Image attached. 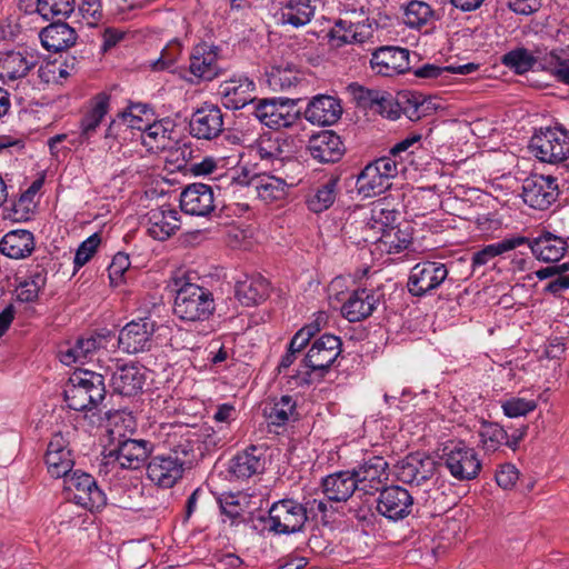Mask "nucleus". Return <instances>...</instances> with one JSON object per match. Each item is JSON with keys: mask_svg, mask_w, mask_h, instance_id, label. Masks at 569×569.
Listing matches in <instances>:
<instances>
[{"mask_svg": "<svg viewBox=\"0 0 569 569\" xmlns=\"http://www.w3.org/2000/svg\"><path fill=\"white\" fill-rule=\"evenodd\" d=\"M64 482L77 505L90 511L100 510L107 505L104 492L97 486L91 475L76 470L64 477Z\"/></svg>", "mask_w": 569, "mask_h": 569, "instance_id": "11", "label": "nucleus"}, {"mask_svg": "<svg viewBox=\"0 0 569 569\" xmlns=\"http://www.w3.org/2000/svg\"><path fill=\"white\" fill-rule=\"evenodd\" d=\"M325 496L335 502L347 501L358 490L351 470L328 475L321 482Z\"/></svg>", "mask_w": 569, "mask_h": 569, "instance_id": "37", "label": "nucleus"}, {"mask_svg": "<svg viewBox=\"0 0 569 569\" xmlns=\"http://www.w3.org/2000/svg\"><path fill=\"white\" fill-rule=\"evenodd\" d=\"M298 99H260L254 106V117L266 127L278 130L292 127L300 119L296 110Z\"/></svg>", "mask_w": 569, "mask_h": 569, "instance_id": "9", "label": "nucleus"}, {"mask_svg": "<svg viewBox=\"0 0 569 569\" xmlns=\"http://www.w3.org/2000/svg\"><path fill=\"white\" fill-rule=\"evenodd\" d=\"M236 298L247 307L259 305L269 295V282L260 274L244 276L236 283Z\"/></svg>", "mask_w": 569, "mask_h": 569, "instance_id": "38", "label": "nucleus"}, {"mask_svg": "<svg viewBox=\"0 0 569 569\" xmlns=\"http://www.w3.org/2000/svg\"><path fill=\"white\" fill-rule=\"evenodd\" d=\"M100 242L101 238L98 233L91 234L89 238L81 242L76 251L73 259L76 271L82 268L93 257Z\"/></svg>", "mask_w": 569, "mask_h": 569, "instance_id": "55", "label": "nucleus"}, {"mask_svg": "<svg viewBox=\"0 0 569 569\" xmlns=\"http://www.w3.org/2000/svg\"><path fill=\"white\" fill-rule=\"evenodd\" d=\"M219 51L217 46L206 42L193 47L190 54L189 71L198 81H211L220 77L224 69L219 64Z\"/></svg>", "mask_w": 569, "mask_h": 569, "instance_id": "18", "label": "nucleus"}, {"mask_svg": "<svg viewBox=\"0 0 569 569\" xmlns=\"http://www.w3.org/2000/svg\"><path fill=\"white\" fill-rule=\"evenodd\" d=\"M180 228L179 213L169 206L151 209L147 213V232L159 241L169 239Z\"/></svg>", "mask_w": 569, "mask_h": 569, "instance_id": "29", "label": "nucleus"}, {"mask_svg": "<svg viewBox=\"0 0 569 569\" xmlns=\"http://www.w3.org/2000/svg\"><path fill=\"white\" fill-rule=\"evenodd\" d=\"M268 513L269 531L276 535L300 532L308 520L307 508L290 498L273 502Z\"/></svg>", "mask_w": 569, "mask_h": 569, "instance_id": "8", "label": "nucleus"}, {"mask_svg": "<svg viewBox=\"0 0 569 569\" xmlns=\"http://www.w3.org/2000/svg\"><path fill=\"white\" fill-rule=\"evenodd\" d=\"M413 508V497L403 487L393 485L379 491L376 499L377 512L391 521L407 518Z\"/></svg>", "mask_w": 569, "mask_h": 569, "instance_id": "13", "label": "nucleus"}, {"mask_svg": "<svg viewBox=\"0 0 569 569\" xmlns=\"http://www.w3.org/2000/svg\"><path fill=\"white\" fill-rule=\"evenodd\" d=\"M307 149L321 163H333L345 153L341 138L332 130H323L310 137Z\"/></svg>", "mask_w": 569, "mask_h": 569, "instance_id": "25", "label": "nucleus"}, {"mask_svg": "<svg viewBox=\"0 0 569 569\" xmlns=\"http://www.w3.org/2000/svg\"><path fill=\"white\" fill-rule=\"evenodd\" d=\"M67 407L76 411H92L106 398L104 378L88 369L74 371L63 390Z\"/></svg>", "mask_w": 569, "mask_h": 569, "instance_id": "3", "label": "nucleus"}, {"mask_svg": "<svg viewBox=\"0 0 569 569\" xmlns=\"http://www.w3.org/2000/svg\"><path fill=\"white\" fill-rule=\"evenodd\" d=\"M397 103L390 92L380 90L373 112H377L389 119H397L399 117Z\"/></svg>", "mask_w": 569, "mask_h": 569, "instance_id": "59", "label": "nucleus"}, {"mask_svg": "<svg viewBox=\"0 0 569 569\" xmlns=\"http://www.w3.org/2000/svg\"><path fill=\"white\" fill-rule=\"evenodd\" d=\"M108 338L109 336L103 335L79 337L73 343L59 350L60 360L67 366L91 361L101 349L107 348Z\"/></svg>", "mask_w": 569, "mask_h": 569, "instance_id": "24", "label": "nucleus"}, {"mask_svg": "<svg viewBox=\"0 0 569 569\" xmlns=\"http://www.w3.org/2000/svg\"><path fill=\"white\" fill-rule=\"evenodd\" d=\"M519 479V471L512 463H503L496 472V481L503 489L512 488Z\"/></svg>", "mask_w": 569, "mask_h": 569, "instance_id": "60", "label": "nucleus"}, {"mask_svg": "<svg viewBox=\"0 0 569 569\" xmlns=\"http://www.w3.org/2000/svg\"><path fill=\"white\" fill-rule=\"evenodd\" d=\"M256 83L244 73H236L222 81L218 92L223 106L231 110H239L254 102Z\"/></svg>", "mask_w": 569, "mask_h": 569, "instance_id": "20", "label": "nucleus"}, {"mask_svg": "<svg viewBox=\"0 0 569 569\" xmlns=\"http://www.w3.org/2000/svg\"><path fill=\"white\" fill-rule=\"evenodd\" d=\"M408 229H410L408 227ZM378 241L388 247L390 252H400L407 249L412 241L409 230H402L399 226L382 229L381 236Z\"/></svg>", "mask_w": 569, "mask_h": 569, "instance_id": "52", "label": "nucleus"}, {"mask_svg": "<svg viewBox=\"0 0 569 569\" xmlns=\"http://www.w3.org/2000/svg\"><path fill=\"white\" fill-rule=\"evenodd\" d=\"M180 208L189 216L209 217L216 209L213 190L206 183H190L180 193Z\"/></svg>", "mask_w": 569, "mask_h": 569, "instance_id": "23", "label": "nucleus"}, {"mask_svg": "<svg viewBox=\"0 0 569 569\" xmlns=\"http://www.w3.org/2000/svg\"><path fill=\"white\" fill-rule=\"evenodd\" d=\"M111 96L108 92H99L89 104L88 111L82 116L79 124V137L82 143H90L110 108Z\"/></svg>", "mask_w": 569, "mask_h": 569, "instance_id": "28", "label": "nucleus"}, {"mask_svg": "<svg viewBox=\"0 0 569 569\" xmlns=\"http://www.w3.org/2000/svg\"><path fill=\"white\" fill-rule=\"evenodd\" d=\"M436 470V462L430 457L419 453L409 455L396 466L397 479L403 483L420 486L431 479Z\"/></svg>", "mask_w": 569, "mask_h": 569, "instance_id": "26", "label": "nucleus"}, {"mask_svg": "<svg viewBox=\"0 0 569 569\" xmlns=\"http://www.w3.org/2000/svg\"><path fill=\"white\" fill-rule=\"evenodd\" d=\"M224 129L223 113L217 104L204 102L190 118L189 132L193 138L213 140Z\"/></svg>", "mask_w": 569, "mask_h": 569, "instance_id": "16", "label": "nucleus"}, {"mask_svg": "<svg viewBox=\"0 0 569 569\" xmlns=\"http://www.w3.org/2000/svg\"><path fill=\"white\" fill-rule=\"evenodd\" d=\"M79 10L84 19L91 20L89 23H94L102 18L100 0H81Z\"/></svg>", "mask_w": 569, "mask_h": 569, "instance_id": "62", "label": "nucleus"}, {"mask_svg": "<svg viewBox=\"0 0 569 569\" xmlns=\"http://www.w3.org/2000/svg\"><path fill=\"white\" fill-rule=\"evenodd\" d=\"M448 278V268L439 261L416 263L409 273L408 290L415 297H423L436 291Z\"/></svg>", "mask_w": 569, "mask_h": 569, "instance_id": "10", "label": "nucleus"}, {"mask_svg": "<svg viewBox=\"0 0 569 569\" xmlns=\"http://www.w3.org/2000/svg\"><path fill=\"white\" fill-rule=\"evenodd\" d=\"M508 8L517 14H532L541 7V0H508Z\"/></svg>", "mask_w": 569, "mask_h": 569, "instance_id": "63", "label": "nucleus"}, {"mask_svg": "<svg viewBox=\"0 0 569 569\" xmlns=\"http://www.w3.org/2000/svg\"><path fill=\"white\" fill-rule=\"evenodd\" d=\"M266 465L267 447L250 445L229 460L228 473L232 479L247 480L263 473Z\"/></svg>", "mask_w": 569, "mask_h": 569, "instance_id": "15", "label": "nucleus"}, {"mask_svg": "<svg viewBox=\"0 0 569 569\" xmlns=\"http://www.w3.org/2000/svg\"><path fill=\"white\" fill-rule=\"evenodd\" d=\"M129 267L130 259L127 253L118 252L114 254L111 263L108 267L110 281L116 284L121 282L126 271L129 270Z\"/></svg>", "mask_w": 569, "mask_h": 569, "instance_id": "58", "label": "nucleus"}, {"mask_svg": "<svg viewBox=\"0 0 569 569\" xmlns=\"http://www.w3.org/2000/svg\"><path fill=\"white\" fill-rule=\"evenodd\" d=\"M47 274L48 271L43 264L37 263L34 266H31L27 274L24 277H21L26 281L29 282V284H33L40 290H42L47 283Z\"/></svg>", "mask_w": 569, "mask_h": 569, "instance_id": "64", "label": "nucleus"}, {"mask_svg": "<svg viewBox=\"0 0 569 569\" xmlns=\"http://www.w3.org/2000/svg\"><path fill=\"white\" fill-rule=\"evenodd\" d=\"M341 114L342 107L340 100L328 94L315 96L303 111L305 119L318 126L335 124Z\"/></svg>", "mask_w": 569, "mask_h": 569, "instance_id": "27", "label": "nucleus"}, {"mask_svg": "<svg viewBox=\"0 0 569 569\" xmlns=\"http://www.w3.org/2000/svg\"><path fill=\"white\" fill-rule=\"evenodd\" d=\"M388 467L386 459L380 456L363 459L351 470L357 489L366 495L379 492L389 480Z\"/></svg>", "mask_w": 569, "mask_h": 569, "instance_id": "12", "label": "nucleus"}, {"mask_svg": "<svg viewBox=\"0 0 569 569\" xmlns=\"http://www.w3.org/2000/svg\"><path fill=\"white\" fill-rule=\"evenodd\" d=\"M263 412L269 422L278 427L299 419L297 401L288 395L281 396L267 405Z\"/></svg>", "mask_w": 569, "mask_h": 569, "instance_id": "42", "label": "nucleus"}, {"mask_svg": "<svg viewBox=\"0 0 569 569\" xmlns=\"http://www.w3.org/2000/svg\"><path fill=\"white\" fill-rule=\"evenodd\" d=\"M391 187L382 174L369 163L357 178L358 192L365 197H376L383 193Z\"/></svg>", "mask_w": 569, "mask_h": 569, "instance_id": "43", "label": "nucleus"}, {"mask_svg": "<svg viewBox=\"0 0 569 569\" xmlns=\"http://www.w3.org/2000/svg\"><path fill=\"white\" fill-rule=\"evenodd\" d=\"M529 149L542 162H563L569 158V130L562 126L540 128L531 137Z\"/></svg>", "mask_w": 569, "mask_h": 569, "instance_id": "6", "label": "nucleus"}, {"mask_svg": "<svg viewBox=\"0 0 569 569\" xmlns=\"http://www.w3.org/2000/svg\"><path fill=\"white\" fill-rule=\"evenodd\" d=\"M156 323L150 318H140L127 323L119 332L118 346L127 353L150 350Z\"/></svg>", "mask_w": 569, "mask_h": 569, "instance_id": "17", "label": "nucleus"}, {"mask_svg": "<svg viewBox=\"0 0 569 569\" xmlns=\"http://www.w3.org/2000/svg\"><path fill=\"white\" fill-rule=\"evenodd\" d=\"M371 164L389 182L392 178L397 177L399 172L406 171L405 163L390 153L388 156H385V157H381V158L375 160L373 162H371Z\"/></svg>", "mask_w": 569, "mask_h": 569, "instance_id": "56", "label": "nucleus"}, {"mask_svg": "<svg viewBox=\"0 0 569 569\" xmlns=\"http://www.w3.org/2000/svg\"><path fill=\"white\" fill-rule=\"evenodd\" d=\"M317 7L318 0H284L280 7L281 23L295 28L303 27L311 22Z\"/></svg>", "mask_w": 569, "mask_h": 569, "instance_id": "35", "label": "nucleus"}, {"mask_svg": "<svg viewBox=\"0 0 569 569\" xmlns=\"http://www.w3.org/2000/svg\"><path fill=\"white\" fill-rule=\"evenodd\" d=\"M252 150L261 160L273 159L280 152L277 141H273L270 138L258 140L257 143L252 147Z\"/></svg>", "mask_w": 569, "mask_h": 569, "instance_id": "61", "label": "nucleus"}, {"mask_svg": "<svg viewBox=\"0 0 569 569\" xmlns=\"http://www.w3.org/2000/svg\"><path fill=\"white\" fill-rule=\"evenodd\" d=\"M342 342L338 336L325 333L317 338L303 358L305 371L291 376L296 386L305 387L315 382V377L321 380L333 366L342 351Z\"/></svg>", "mask_w": 569, "mask_h": 569, "instance_id": "2", "label": "nucleus"}, {"mask_svg": "<svg viewBox=\"0 0 569 569\" xmlns=\"http://www.w3.org/2000/svg\"><path fill=\"white\" fill-rule=\"evenodd\" d=\"M562 50H551L541 57V67L559 82L569 84V59L561 57Z\"/></svg>", "mask_w": 569, "mask_h": 569, "instance_id": "51", "label": "nucleus"}, {"mask_svg": "<svg viewBox=\"0 0 569 569\" xmlns=\"http://www.w3.org/2000/svg\"><path fill=\"white\" fill-rule=\"evenodd\" d=\"M44 461L52 478H64L73 468L74 460L68 439L61 433H54L47 447Z\"/></svg>", "mask_w": 569, "mask_h": 569, "instance_id": "22", "label": "nucleus"}, {"mask_svg": "<svg viewBox=\"0 0 569 569\" xmlns=\"http://www.w3.org/2000/svg\"><path fill=\"white\" fill-rule=\"evenodd\" d=\"M253 188L258 197L266 202L278 201L287 196V183L274 176H256L253 178Z\"/></svg>", "mask_w": 569, "mask_h": 569, "instance_id": "48", "label": "nucleus"}, {"mask_svg": "<svg viewBox=\"0 0 569 569\" xmlns=\"http://www.w3.org/2000/svg\"><path fill=\"white\" fill-rule=\"evenodd\" d=\"M40 40L48 51L59 52L76 43L77 33L68 23L57 20L41 30Z\"/></svg>", "mask_w": 569, "mask_h": 569, "instance_id": "36", "label": "nucleus"}, {"mask_svg": "<svg viewBox=\"0 0 569 569\" xmlns=\"http://www.w3.org/2000/svg\"><path fill=\"white\" fill-rule=\"evenodd\" d=\"M180 53L179 42L169 43L162 49L160 57L151 63L152 69L156 71L169 69L177 61Z\"/></svg>", "mask_w": 569, "mask_h": 569, "instance_id": "57", "label": "nucleus"}, {"mask_svg": "<svg viewBox=\"0 0 569 569\" xmlns=\"http://www.w3.org/2000/svg\"><path fill=\"white\" fill-rule=\"evenodd\" d=\"M528 241L527 237L516 236L506 238L499 242L488 244L472 256V266L480 267L507 251H511Z\"/></svg>", "mask_w": 569, "mask_h": 569, "instance_id": "46", "label": "nucleus"}, {"mask_svg": "<svg viewBox=\"0 0 569 569\" xmlns=\"http://www.w3.org/2000/svg\"><path fill=\"white\" fill-rule=\"evenodd\" d=\"M372 34L368 19L352 21L338 19L330 29L328 37L337 47L350 43H363Z\"/></svg>", "mask_w": 569, "mask_h": 569, "instance_id": "30", "label": "nucleus"}, {"mask_svg": "<svg viewBox=\"0 0 569 569\" xmlns=\"http://www.w3.org/2000/svg\"><path fill=\"white\" fill-rule=\"evenodd\" d=\"M153 449L150 441L124 439L113 449L103 453L99 472L108 475L117 469L136 470L142 467Z\"/></svg>", "mask_w": 569, "mask_h": 569, "instance_id": "5", "label": "nucleus"}, {"mask_svg": "<svg viewBox=\"0 0 569 569\" xmlns=\"http://www.w3.org/2000/svg\"><path fill=\"white\" fill-rule=\"evenodd\" d=\"M302 80V73L291 64L274 66L267 72L268 84L273 91H288Z\"/></svg>", "mask_w": 569, "mask_h": 569, "instance_id": "44", "label": "nucleus"}, {"mask_svg": "<svg viewBox=\"0 0 569 569\" xmlns=\"http://www.w3.org/2000/svg\"><path fill=\"white\" fill-rule=\"evenodd\" d=\"M541 57L532 54L525 47H517L500 57V63L516 74H525L532 70Z\"/></svg>", "mask_w": 569, "mask_h": 569, "instance_id": "47", "label": "nucleus"}, {"mask_svg": "<svg viewBox=\"0 0 569 569\" xmlns=\"http://www.w3.org/2000/svg\"><path fill=\"white\" fill-rule=\"evenodd\" d=\"M34 249L33 234L28 230H12L0 241V252L11 259H22Z\"/></svg>", "mask_w": 569, "mask_h": 569, "instance_id": "41", "label": "nucleus"}, {"mask_svg": "<svg viewBox=\"0 0 569 569\" xmlns=\"http://www.w3.org/2000/svg\"><path fill=\"white\" fill-rule=\"evenodd\" d=\"M538 403L535 399L512 397L502 402L503 413L509 418H517L532 412Z\"/></svg>", "mask_w": 569, "mask_h": 569, "instance_id": "54", "label": "nucleus"}, {"mask_svg": "<svg viewBox=\"0 0 569 569\" xmlns=\"http://www.w3.org/2000/svg\"><path fill=\"white\" fill-rule=\"evenodd\" d=\"M523 244H527L532 254L543 262H557L567 251V242L561 238L550 232H545L538 238L530 239Z\"/></svg>", "mask_w": 569, "mask_h": 569, "instance_id": "33", "label": "nucleus"}, {"mask_svg": "<svg viewBox=\"0 0 569 569\" xmlns=\"http://www.w3.org/2000/svg\"><path fill=\"white\" fill-rule=\"evenodd\" d=\"M340 177L331 174L322 180L308 196V209L315 213L328 210L336 201L339 193Z\"/></svg>", "mask_w": 569, "mask_h": 569, "instance_id": "39", "label": "nucleus"}, {"mask_svg": "<svg viewBox=\"0 0 569 569\" xmlns=\"http://www.w3.org/2000/svg\"><path fill=\"white\" fill-rule=\"evenodd\" d=\"M217 501L223 516L230 519L232 525L246 521V515L251 513V497L242 491L223 492Z\"/></svg>", "mask_w": 569, "mask_h": 569, "instance_id": "40", "label": "nucleus"}, {"mask_svg": "<svg viewBox=\"0 0 569 569\" xmlns=\"http://www.w3.org/2000/svg\"><path fill=\"white\" fill-rule=\"evenodd\" d=\"M382 298L383 293L379 289L353 290L341 306V315L349 322L362 321L372 316Z\"/></svg>", "mask_w": 569, "mask_h": 569, "instance_id": "19", "label": "nucleus"}, {"mask_svg": "<svg viewBox=\"0 0 569 569\" xmlns=\"http://www.w3.org/2000/svg\"><path fill=\"white\" fill-rule=\"evenodd\" d=\"M435 11L425 1L411 0L403 12V22L411 29H421L433 22Z\"/></svg>", "mask_w": 569, "mask_h": 569, "instance_id": "49", "label": "nucleus"}, {"mask_svg": "<svg viewBox=\"0 0 569 569\" xmlns=\"http://www.w3.org/2000/svg\"><path fill=\"white\" fill-rule=\"evenodd\" d=\"M153 114L152 109L149 104L146 103H130V106L118 112L117 119L122 120L130 128L142 129V118L141 116L148 117V114Z\"/></svg>", "mask_w": 569, "mask_h": 569, "instance_id": "53", "label": "nucleus"}, {"mask_svg": "<svg viewBox=\"0 0 569 569\" xmlns=\"http://www.w3.org/2000/svg\"><path fill=\"white\" fill-rule=\"evenodd\" d=\"M441 460L445 467L458 481H469L478 477L481 461L475 448L463 441H451L442 450Z\"/></svg>", "mask_w": 569, "mask_h": 569, "instance_id": "7", "label": "nucleus"}, {"mask_svg": "<svg viewBox=\"0 0 569 569\" xmlns=\"http://www.w3.org/2000/svg\"><path fill=\"white\" fill-rule=\"evenodd\" d=\"M214 310L213 295L204 287L186 282L176 292L173 312L183 321H206Z\"/></svg>", "mask_w": 569, "mask_h": 569, "instance_id": "4", "label": "nucleus"}, {"mask_svg": "<svg viewBox=\"0 0 569 569\" xmlns=\"http://www.w3.org/2000/svg\"><path fill=\"white\" fill-rule=\"evenodd\" d=\"M74 0H37V11L46 20H63L74 10Z\"/></svg>", "mask_w": 569, "mask_h": 569, "instance_id": "50", "label": "nucleus"}, {"mask_svg": "<svg viewBox=\"0 0 569 569\" xmlns=\"http://www.w3.org/2000/svg\"><path fill=\"white\" fill-rule=\"evenodd\" d=\"M176 129V122L167 117L152 123H147L141 130L142 143L151 151H162L172 147L174 141L172 134Z\"/></svg>", "mask_w": 569, "mask_h": 569, "instance_id": "32", "label": "nucleus"}, {"mask_svg": "<svg viewBox=\"0 0 569 569\" xmlns=\"http://www.w3.org/2000/svg\"><path fill=\"white\" fill-rule=\"evenodd\" d=\"M208 431L207 428L198 432L179 427L169 432L164 441L168 452L152 457L147 465L149 480L160 488H172L182 478L186 467L193 462L202 440L206 446L218 443L216 435Z\"/></svg>", "mask_w": 569, "mask_h": 569, "instance_id": "1", "label": "nucleus"}, {"mask_svg": "<svg viewBox=\"0 0 569 569\" xmlns=\"http://www.w3.org/2000/svg\"><path fill=\"white\" fill-rule=\"evenodd\" d=\"M34 56L27 51L0 52V77L6 80H17L26 77L36 66Z\"/></svg>", "mask_w": 569, "mask_h": 569, "instance_id": "34", "label": "nucleus"}, {"mask_svg": "<svg viewBox=\"0 0 569 569\" xmlns=\"http://www.w3.org/2000/svg\"><path fill=\"white\" fill-rule=\"evenodd\" d=\"M558 196L557 179L552 176L533 173L523 180V201L533 209H548L557 200Z\"/></svg>", "mask_w": 569, "mask_h": 569, "instance_id": "14", "label": "nucleus"}, {"mask_svg": "<svg viewBox=\"0 0 569 569\" xmlns=\"http://www.w3.org/2000/svg\"><path fill=\"white\" fill-rule=\"evenodd\" d=\"M478 435L486 453H495L503 446L507 447L508 431L498 422L481 421Z\"/></svg>", "mask_w": 569, "mask_h": 569, "instance_id": "45", "label": "nucleus"}, {"mask_svg": "<svg viewBox=\"0 0 569 569\" xmlns=\"http://www.w3.org/2000/svg\"><path fill=\"white\" fill-rule=\"evenodd\" d=\"M410 52L400 47H381L371 57L372 70L383 77H393L410 70Z\"/></svg>", "mask_w": 569, "mask_h": 569, "instance_id": "21", "label": "nucleus"}, {"mask_svg": "<svg viewBox=\"0 0 569 569\" xmlns=\"http://www.w3.org/2000/svg\"><path fill=\"white\" fill-rule=\"evenodd\" d=\"M146 370L138 365H123L112 373L113 391L126 397H133L142 391L146 383Z\"/></svg>", "mask_w": 569, "mask_h": 569, "instance_id": "31", "label": "nucleus"}]
</instances>
